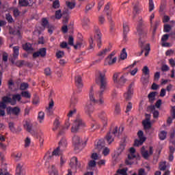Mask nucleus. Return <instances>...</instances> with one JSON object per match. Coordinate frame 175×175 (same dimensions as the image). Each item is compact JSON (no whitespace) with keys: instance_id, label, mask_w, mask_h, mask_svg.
I'll use <instances>...</instances> for the list:
<instances>
[{"instance_id":"obj_29","label":"nucleus","mask_w":175,"mask_h":175,"mask_svg":"<svg viewBox=\"0 0 175 175\" xmlns=\"http://www.w3.org/2000/svg\"><path fill=\"white\" fill-rule=\"evenodd\" d=\"M111 49H110V48L108 49H105L103 51H100L97 55L98 57H102L103 58L105 57V55H106V54H107V53L110 52Z\"/></svg>"},{"instance_id":"obj_41","label":"nucleus","mask_w":175,"mask_h":175,"mask_svg":"<svg viewBox=\"0 0 175 175\" xmlns=\"http://www.w3.org/2000/svg\"><path fill=\"white\" fill-rule=\"evenodd\" d=\"M128 57V54L126 53V49L124 48L120 53L121 59H125Z\"/></svg>"},{"instance_id":"obj_46","label":"nucleus","mask_w":175,"mask_h":175,"mask_svg":"<svg viewBox=\"0 0 175 175\" xmlns=\"http://www.w3.org/2000/svg\"><path fill=\"white\" fill-rule=\"evenodd\" d=\"M149 77H150L146 76V75L142 77L141 81H142V84H144V85L148 83Z\"/></svg>"},{"instance_id":"obj_11","label":"nucleus","mask_w":175,"mask_h":175,"mask_svg":"<svg viewBox=\"0 0 175 175\" xmlns=\"http://www.w3.org/2000/svg\"><path fill=\"white\" fill-rule=\"evenodd\" d=\"M95 33L96 35L94 36V38L97 40V46L98 49H100V47H102V33H100L99 28H95Z\"/></svg>"},{"instance_id":"obj_30","label":"nucleus","mask_w":175,"mask_h":175,"mask_svg":"<svg viewBox=\"0 0 175 175\" xmlns=\"http://www.w3.org/2000/svg\"><path fill=\"white\" fill-rule=\"evenodd\" d=\"M18 5L21 8H27L29 5V1L28 0H18Z\"/></svg>"},{"instance_id":"obj_9","label":"nucleus","mask_w":175,"mask_h":175,"mask_svg":"<svg viewBox=\"0 0 175 175\" xmlns=\"http://www.w3.org/2000/svg\"><path fill=\"white\" fill-rule=\"evenodd\" d=\"M118 79V73H115L113 75V81L116 84H118V87H122L125 83H126V79H125V77L122 75L119 80Z\"/></svg>"},{"instance_id":"obj_3","label":"nucleus","mask_w":175,"mask_h":175,"mask_svg":"<svg viewBox=\"0 0 175 175\" xmlns=\"http://www.w3.org/2000/svg\"><path fill=\"white\" fill-rule=\"evenodd\" d=\"M137 32L138 35H139V46L141 49L145 50L146 51H150V44H147L144 46V40L143 38H146V35H147V31L144 29L142 27V23H139V25L137 27Z\"/></svg>"},{"instance_id":"obj_22","label":"nucleus","mask_w":175,"mask_h":175,"mask_svg":"<svg viewBox=\"0 0 175 175\" xmlns=\"http://www.w3.org/2000/svg\"><path fill=\"white\" fill-rule=\"evenodd\" d=\"M9 32L11 35H17L18 36H20V35L21 34V33L20 32V28H13V27H10L9 29Z\"/></svg>"},{"instance_id":"obj_60","label":"nucleus","mask_w":175,"mask_h":175,"mask_svg":"<svg viewBox=\"0 0 175 175\" xmlns=\"http://www.w3.org/2000/svg\"><path fill=\"white\" fill-rule=\"evenodd\" d=\"M131 110H132V103L129 102L128 105H126V113H129V111H131Z\"/></svg>"},{"instance_id":"obj_52","label":"nucleus","mask_w":175,"mask_h":175,"mask_svg":"<svg viewBox=\"0 0 175 175\" xmlns=\"http://www.w3.org/2000/svg\"><path fill=\"white\" fill-rule=\"evenodd\" d=\"M78 102H79V100L77 99V97L73 96L71 98V106H75V105H77Z\"/></svg>"},{"instance_id":"obj_48","label":"nucleus","mask_w":175,"mask_h":175,"mask_svg":"<svg viewBox=\"0 0 175 175\" xmlns=\"http://www.w3.org/2000/svg\"><path fill=\"white\" fill-rule=\"evenodd\" d=\"M121 105H120V103H117L116 105V107H115V114H120V113H121Z\"/></svg>"},{"instance_id":"obj_58","label":"nucleus","mask_w":175,"mask_h":175,"mask_svg":"<svg viewBox=\"0 0 175 175\" xmlns=\"http://www.w3.org/2000/svg\"><path fill=\"white\" fill-rule=\"evenodd\" d=\"M53 9H58L59 8V0H55L53 3Z\"/></svg>"},{"instance_id":"obj_44","label":"nucleus","mask_w":175,"mask_h":175,"mask_svg":"<svg viewBox=\"0 0 175 175\" xmlns=\"http://www.w3.org/2000/svg\"><path fill=\"white\" fill-rule=\"evenodd\" d=\"M89 49L90 50H92L95 48V44L94 43V39H92V37H90V38L89 39Z\"/></svg>"},{"instance_id":"obj_14","label":"nucleus","mask_w":175,"mask_h":175,"mask_svg":"<svg viewBox=\"0 0 175 175\" xmlns=\"http://www.w3.org/2000/svg\"><path fill=\"white\" fill-rule=\"evenodd\" d=\"M75 85L78 88V92H81V88H83L84 84L83 83V79L80 75L75 77Z\"/></svg>"},{"instance_id":"obj_7","label":"nucleus","mask_w":175,"mask_h":175,"mask_svg":"<svg viewBox=\"0 0 175 175\" xmlns=\"http://www.w3.org/2000/svg\"><path fill=\"white\" fill-rule=\"evenodd\" d=\"M72 143L75 147V151H79L81 150V144L83 143V139L80 138L79 135H74L72 137Z\"/></svg>"},{"instance_id":"obj_38","label":"nucleus","mask_w":175,"mask_h":175,"mask_svg":"<svg viewBox=\"0 0 175 175\" xmlns=\"http://www.w3.org/2000/svg\"><path fill=\"white\" fill-rule=\"evenodd\" d=\"M66 5L67 8L69 9H75V7L76 6V3L74 1H66Z\"/></svg>"},{"instance_id":"obj_12","label":"nucleus","mask_w":175,"mask_h":175,"mask_svg":"<svg viewBox=\"0 0 175 175\" xmlns=\"http://www.w3.org/2000/svg\"><path fill=\"white\" fill-rule=\"evenodd\" d=\"M135 85V83H131L128 88L127 92L124 94V98L126 99V100H131V99L132 98V95L133 94V85Z\"/></svg>"},{"instance_id":"obj_54","label":"nucleus","mask_w":175,"mask_h":175,"mask_svg":"<svg viewBox=\"0 0 175 175\" xmlns=\"http://www.w3.org/2000/svg\"><path fill=\"white\" fill-rule=\"evenodd\" d=\"M159 167L160 170H166V161L160 163Z\"/></svg>"},{"instance_id":"obj_50","label":"nucleus","mask_w":175,"mask_h":175,"mask_svg":"<svg viewBox=\"0 0 175 175\" xmlns=\"http://www.w3.org/2000/svg\"><path fill=\"white\" fill-rule=\"evenodd\" d=\"M55 18L59 20L62 17V13L61 10H58L55 12Z\"/></svg>"},{"instance_id":"obj_45","label":"nucleus","mask_w":175,"mask_h":175,"mask_svg":"<svg viewBox=\"0 0 175 175\" xmlns=\"http://www.w3.org/2000/svg\"><path fill=\"white\" fill-rule=\"evenodd\" d=\"M42 25L44 28H47L50 24H49V21L46 18L42 19Z\"/></svg>"},{"instance_id":"obj_56","label":"nucleus","mask_w":175,"mask_h":175,"mask_svg":"<svg viewBox=\"0 0 175 175\" xmlns=\"http://www.w3.org/2000/svg\"><path fill=\"white\" fill-rule=\"evenodd\" d=\"M77 110L76 109V108H74L73 110H70L68 114V120L69 118H70L71 117H73L74 114H76Z\"/></svg>"},{"instance_id":"obj_61","label":"nucleus","mask_w":175,"mask_h":175,"mask_svg":"<svg viewBox=\"0 0 175 175\" xmlns=\"http://www.w3.org/2000/svg\"><path fill=\"white\" fill-rule=\"evenodd\" d=\"M64 54L65 53H64V51H59L56 53V57H57V58H62V57H64Z\"/></svg>"},{"instance_id":"obj_16","label":"nucleus","mask_w":175,"mask_h":175,"mask_svg":"<svg viewBox=\"0 0 175 175\" xmlns=\"http://www.w3.org/2000/svg\"><path fill=\"white\" fill-rule=\"evenodd\" d=\"M24 128L26 129V131L27 132H31L32 131V126H33V124H32V120L31 119H26L25 121V123L23 124Z\"/></svg>"},{"instance_id":"obj_28","label":"nucleus","mask_w":175,"mask_h":175,"mask_svg":"<svg viewBox=\"0 0 175 175\" xmlns=\"http://www.w3.org/2000/svg\"><path fill=\"white\" fill-rule=\"evenodd\" d=\"M23 49L25 51H32L33 49H32V44L29 42H27L23 45Z\"/></svg>"},{"instance_id":"obj_55","label":"nucleus","mask_w":175,"mask_h":175,"mask_svg":"<svg viewBox=\"0 0 175 175\" xmlns=\"http://www.w3.org/2000/svg\"><path fill=\"white\" fill-rule=\"evenodd\" d=\"M144 135V133L142 131H138L137 136L139 139L146 140V137Z\"/></svg>"},{"instance_id":"obj_39","label":"nucleus","mask_w":175,"mask_h":175,"mask_svg":"<svg viewBox=\"0 0 175 175\" xmlns=\"http://www.w3.org/2000/svg\"><path fill=\"white\" fill-rule=\"evenodd\" d=\"M38 120L41 124L43 122V120H44V112L40 111L38 113Z\"/></svg>"},{"instance_id":"obj_10","label":"nucleus","mask_w":175,"mask_h":175,"mask_svg":"<svg viewBox=\"0 0 175 175\" xmlns=\"http://www.w3.org/2000/svg\"><path fill=\"white\" fill-rule=\"evenodd\" d=\"M10 103V105H13V103L12 101V98L4 96L2 97V100L0 102V109H6L8 105L6 104Z\"/></svg>"},{"instance_id":"obj_33","label":"nucleus","mask_w":175,"mask_h":175,"mask_svg":"<svg viewBox=\"0 0 175 175\" xmlns=\"http://www.w3.org/2000/svg\"><path fill=\"white\" fill-rule=\"evenodd\" d=\"M61 126V124L59 123V120L58 119H55L53 122V128L52 129L53 131H55L57 129H58Z\"/></svg>"},{"instance_id":"obj_35","label":"nucleus","mask_w":175,"mask_h":175,"mask_svg":"<svg viewBox=\"0 0 175 175\" xmlns=\"http://www.w3.org/2000/svg\"><path fill=\"white\" fill-rule=\"evenodd\" d=\"M167 135V133L165 131H162L159 134V138L160 140H165L166 139V136Z\"/></svg>"},{"instance_id":"obj_26","label":"nucleus","mask_w":175,"mask_h":175,"mask_svg":"<svg viewBox=\"0 0 175 175\" xmlns=\"http://www.w3.org/2000/svg\"><path fill=\"white\" fill-rule=\"evenodd\" d=\"M24 170H23V165L18 164L16 170V175H24Z\"/></svg>"},{"instance_id":"obj_24","label":"nucleus","mask_w":175,"mask_h":175,"mask_svg":"<svg viewBox=\"0 0 175 175\" xmlns=\"http://www.w3.org/2000/svg\"><path fill=\"white\" fill-rule=\"evenodd\" d=\"M62 17L64 18L63 23H66L69 19V10H65L62 14Z\"/></svg>"},{"instance_id":"obj_51","label":"nucleus","mask_w":175,"mask_h":175,"mask_svg":"<svg viewBox=\"0 0 175 175\" xmlns=\"http://www.w3.org/2000/svg\"><path fill=\"white\" fill-rule=\"evenodd\" d=\"M155 9L153 0H149V12H152Z\"/></svg>"},{"instance_id":"obj_20","label":"nucleus","mask_w":175,"mask_h":175,"mask_svg":"<svg viewBox=\"0 0 175 175\" xmlns=\"http://www.w3.org/2000/svg\"><path fill=\"white\" fill-rule=\"evenodd\" d=\"M98 117H100V118H101L103 124V126L105 127L107 126V117L106 115V113H105V111H102L100 113V114L98 116Z\"/></svg>"},{"instance_id":"obj_8","label":"nucleus","mask_w":175,"mask_h":175,"mask_svg":"<svg viewBox=\"0 0 175 175\" xmlns=\"http://www.w3.org/2000/svg\"><path fill=\"white\" fill-rule=\"evenodd\" d=\"M141 154L144 159H148V157H151V155L154 154V148L152 146H150L148 152V150H146V148L143 146L141 149Z\"/></svg>"},{"instance_id":"obj_6","label":"nucleus","mask_w":175,"mask_h":175,"mask_svg":"<svg viewBox=\"0 0 175 175\" xmlns=\"http://www.w3.org/2000/svg\"><path fill=\"white\" fill-rule=\"evenodd\" d=\"M116 136H120V131H118V127L116 126L114 129H111L109 132L107 134L105 139L108 144H111L114 142V137Z\"/></svg>"},{"instance_id":"obj_18","label":"nucleus","mask_w":175,"mask_h":175,"mask_svg":"<svg viewBox=\"0 0 175 175\" xmlns=\"http://www.w3.org/2000/svg\"><path fill=\"white\" fill-rule=\"evenodd\" d=\"M12 101V106H14L18 102H20L21 100V94H16L12 95V98H11Z\"/></svg>"},{"instance_id":"obj_13","label":"nucleus","mask_w":175,"mask_h":175,"mask_svg":"<svg viewBox=\"0 0 175 175\" xmlns=\"http://www.w3.org/2000/svg\"><path fill=\"white\" fill-rule=\"evenodd\" d=\"M47 54V49L46 48H41L38 51L33 53V58H38V57H41L44 58Z\"/></svg>"},{"instance_id":"obj_63","label":"nucleus","mask_w":175,"mask_h":175,"mask_svg":"<svg viewBox=\"0 0 175 175\" xmlns=\"http://www.w3.org/2000/svg\"><path fill=\"white\" fill-rule=\"evenodd\" d=\"M169 39V34H164L161 38V42H165Z\"/></svg>"},{"instance_id":"obj_27","label":"nucleus","mask_w":175,"mask_h":175,"mask_svg":"<svg viewBox=\"0 0 175 175\" xmlns=\"http://www.w3.org/2000/svg\"><path fill=\"white\" fill-rule=\"evenodd\" d=\"M129 151L130 154L128 155V159H135V158H136V155L135 154L136 150L135 148H131Z\"/></svg>"},{"instance_id":"obj_5","label":"nucleus","mask_w":175,"mask_h":175,"mask_svg":"<svg viewBox=\"0 0 175 175\" xmlns=\"http://www.w3.org/2000/svg\"><path fill=\"white\" fill-rule=\"evenodd\" d=\"M87 125L83 119L78 116L74 120L72 126L71 127L72 133H77L81 129H84Z\"/></svg>"},{"instance_id":"obj_36","label":"nucleus","mask_w":175,"mask_h":175,"mask_svg":"<svg viewBox=\"0 0 175 175\" xmlns=\"http://www.w3.org/2000/svg\"><path fill=\"white\" fill-rule=\"evenodd\" d=\"M146 142V139H135L134 142V146L135 147H139V146H142L144 142Z\"/></svg>"},{"instance_id":"obj_42","label":"nucleus","mask_w":175,"mask_h":175,"mask_svg":"<svg viewBox=\"0 0 175 175\" xmlns=\"http://www.w3.org/2000/svg\"><path fill=\"white\" fill-rule=\"evenodd\" d=\"M49 175H58V170L55 169V166L52 165L51 170L49 172Z\"/></svg>"},{"instance_id":"obj_62","label":"nucleus","mask_w":175,"mask_h":175,"mask_svg":"<svg viewBox=\"0 0 175 175\" xmlns=\"http://www.w3.org/2000/svg\"><path fill=\"white\" fill-rule=\"evenodd\" d=\"M29 144H31V139L27 137L25 140V147H29Z\"/></svg>"},{"instance_id":"obj_34","label":"nucleus","mask_w":175,"mask_h":175,"mask_svg":"<svg viewBox=\"0 0 175 175\" xmlns=\"http://www.w3.org/2000/svg\"><path fill=\"white\" fill-rule=\"evenodd\" d=\"M142 73L144 76H148V77H150V69L148 68V66H144L142 68Z\"/></svg>"},{"instance_id":"obj_59","label":"nucleus","mask_w":175,"mask_h":175,"mask_svg":"<svg viewBox=\"0 0 175 175\" xmlns=\"http://www.w3.org/2000/svg\"><path fill=\"white\" fill-rule=\"evenodd\" d=\"M172 29V27L170 25H165L163 28V32H170Z\"/></svg>"},{"instance_id":"obj_1","label":"nucleus","mask_w":175,"mask_h":175,"mask_svg":"<svg viewBox=\"0 0 175 175\" xmlns=\"http://www.w3.org/2000/svg\"><path fill=\"white\" fill-rule=\"evenodd\" d=\"M98 81L100 82V91L94 94V89L92 87L91 88L89 94L90 102L86 104L84 109L85 114L90 116V117L94 113V110L92 103H97V105H103L105 103L103 92H105L106 87H107V79L104 72H99L97 83Z\"/></svg>"},{"instance_id":"obj_64","label":"nucleus","mask_w":175,"mask_h":175,"mask_svg":"<svg viewBox=\"0 0 175 175\" xmlns=\"http://www.w3.org/2000/svg\"><path fill=\"white\" fill-rule=\"evenodd\" d=\"M138 175H146V170L143 168H141L138 170Z\"/></svg>"},{"instance_id":"obj_19","label":"nucleus","mask_w":175,"mask_h":175,"mask_svg":"<svg viewBox=\"0 0 175 175\" xmlns=\"http://www.w3.org/2000/svg\"><path fill=\"white\" fill-rule=\"evenodd\" d=\"M142 125L145 131H148L151 129V122H150V118H147L146 120L142 121Z\"/></svg>"},{"instance_id":"obj_17","label":"nucleus","mask_w":175,"mask_h":175,"mask_svg":"<svg viewBox=\"0 0 175 175\" xmlns=\"http://www.w3.org/2000/svg\"><path fill=\"white\" fill-rule=\"evenodd\" d=\"M70 166L72 169H74V170H76L77 167H80V163H79V161H77V157H72L70 160Z\"/></svg>"},{"instance_id":"obj_32","label":"nucleus","mask_w":175,"mask_h":175,"mask_svg":"<svg viewBox=\"0 0 175 175\" xmlns=\"http://www.w3.org/2000/svg\"><path fill=\"white\" fill-rule=\"evenodd\" d=\"M128 168L126 167V168H123V169H118L117 171H116V173L118 174H120V175H128Z\"/></svg>"},{"instance_id":"obj_49","label":"nucleus","mask_w":175,"mask_h":175,"mask_svg":"<svg viewBox=\"0 0 175 175\" xmlns=\"http://www.w3.org/2000/svg\"><path fill=\"white\" fill-rule=\"evenodd\" d=\"M9 58V54L6 52H3L2 54V60L3 62H8V59Z\"/></svg>"},{"instance_id":"obj_25","label":"nucleus","mask_w":175,"mask_h":175,"mask_svg":"<svg viewBox=\"0 0 175 175\" xmlns=\"http://www.w3.org/2000/svg\"><path fill=\"white\" fill-rule=\"evenodd\" d=\"M155 96H157V92H151L148 95V98L150 103H153L155 100Z\"/></svg>"},{"instance_id":"obj_31","label":"nucleus","mask_w":175,"mask_h":175,"mask_svg":"<svg viewBox=\"0 0 175 175\" xmlns=\"http://www.w3.org/2000/svg\"><path fill=\"white\" fill-rule=\"evenodd\" d=\"M21 96H23V98H25L26 99H31V93L28 91H22Z\"/></svg>"},{"instance_id":"obj_57","label":"nucleus","mask_w":175,"mask_h":175,"mask_svg":"<svg viewBox=\"0 0 175 175\" xmlns=\"http://www.w3.org/2000/svg\"><path fill=\"white\" fill-rule=\"evenodd\" d=\"M103 154L105 157H107V155H109V154H110V149H109V148H107V147L104 148V149L103 150Z\"/></svg>"},{"instance_id":"obj_40","label":"nucleus","mask_w":175,"mask_h":175,"mask_svg":"<svg viewBox=\"0 0 175 175\" xmlns=\"http://www.w3.org/2000/svg\"><path fill=\"white\" fill-rule=\"evenodd\" d=\"M133 10L135 14H139V13H140L143 9L140 8L139 5L136 4L134 5Z\"/></svg>"},{"instance_id":"obj_15","label":"nucleus","mask_w":175,"mask_h":175,"mask_svg":"<svg viewBox=\"0 0 175 175\" xmlns=\"http://www.w3.org/2000/svg\"><path fill=\"white\" fill-rule=\"evenodd\" d=\"M21 109L18 107H10L8 109V114H13L14 116H19Z\"/></svg>"},{"instance_id":"obj_23","label":"nucleus","mask_w":175,"mask_h":175,"mask_svg":"<svg viewBox=\"0 0 175 175\" xmlns=\"http://www.w3.org/2000/svg\"><path fill=\"white\" fill-rule=\"evenodd\" d=\"M103 148H105V139H99L96 145V148L100 151Z\"/></svg>"},{"instance_id":"obj_53","label":"nucleus","mask_w":175,"mask_h":175,"mask_svg":"<svg viewBox=\"0 0 175 175\" xmlns=\"http://www.w3.org/2000/svg\"><path fill=\"white\" fill-rule=\"evenodd\" d=\"M8 126L11 132H16V128H14V123L13 122H9Z\"/></svg>"},{"instance_id":"obj_37","label":"nucleus","mask_w":175,"mask_h":175,"mask_svg":"<svg viewBox=\"0 0 175 175\" xmlns=\"http://www.w3.org/2000/svg\"><path fill=\"white\" fill-rule=\"evenodd\" d=\"M95 166H96V161H95V160H91L89 161L88 163V170H92V167H95Z\"/></svg>"},{"instance_id":"obj_21","label":"nucleus","mask_w":175,"mask_h":175,"mask_svg":"<svg viewBox=\"0 0 175 175\" xmlns=\"http://www.w3.org/2000/svg\"><path fill=\"white\" fill-rule=\"evenodd\" d=\"M128 32H129V26L128 23H123V39L124 40H126V35H128Z\"/></svg>"},{"instance_id":"obj_2","label":"nucleus","mask_w":175,"mask_h":175,"mask_svg":"<svg viewBox=\"0 0 175 175\" xmlns=\"http://www.w3.org/2000/svg\"><path fill=\"white\" fill-rule=\"evenodd\" d=\"M67 146L68 142L66 141V139L62 138L59 142V146L52 152V154L48 152L45 154V156L44 157V159H45L46 161L45 163L50 162V159H53L54 155H58V154H59V150L61 151H64V150H65Z\"/></svg>"},{"instance_id":"obj_43","label":"nucleus","mask_w":175,"mask_h":175,"mask_svg":"<svg viewBox=\"0 0 175 175\" xmlns=\"http://www.w3.org/2000/svg\"><path fill=\"white\" fill-rule=\"evenodd\" d=\"M28 87H29V85L27 83H22L20 85V90L21 91H25V90H27Z\"/></svg>"},{"instance_id":"obj_4","label":"nucleus","mask_w":175,"mask_h":175,"mask_svg":"<svg viewBox=\"0 0 175 175\" xmlns=\"http://www.w3.org/2000/svg\"><path fill=\"white\" fill-rule=\"evenodd\" d=\"M20 46H16L13 47V54L12 56H10L9 60L12 64V65H16L18 68H21L24 65V60H18L16 62V59L18 58L20 55Z\"/></svg>"},{"instance_id":"obj_47","label":"nucleus","mask_w":175,"mask_h":175,"mask_svg":"<svg viewBox=\"0 0 175 175\" xmlns=\"http://www.w3.org/2000/svg\"><path fill=\"white\" fill-rule=\"evenodd\" d=\"M5 18L10 24H12V23H14V21L13 20V17H12V15H10L9 13L5 14Z\"/></svg>"}]
</instances>
